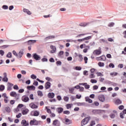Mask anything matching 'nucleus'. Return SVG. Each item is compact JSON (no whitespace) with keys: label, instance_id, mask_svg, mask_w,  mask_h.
I'll return each instance as SVG.
<instances>
[{"label":"nucleus","instance_id":"obj_64","mask_svg":"<svg viewBox=\"0 0 126 126\" xmlns=\"http://www.w3.org/2000/svg\"><path fill=\"white\" fill-rule=\"evenodd\" d=\"M124 116H125V114L124 113H120V118H121V119H124Z\"/></svg>","mask_w":126,"mask_h":126},{"label":"nucleus","instance_id":"obj_32","mask_svg":"<svg viewBox=\"0 0 126 126\" xmlns=\"http://www.w3.org/2000/svg\"><path fill=\"white\" fill-rule=\"evenodd\" d=\"M92 38V36H89L86 37L84 38V41H87L88 40H90Z\"/></svg>","mask_w":126,"mask_h":126},{"label":"nucleus","instance_id":"obj_52","mask_svg":"<svg viewBox=\"0 0 126 126\" xmlns=\"http://www.w3.org/2000/svg\"><path fill=\"white\" fill-rule=\"evenodd\" d=\"M97 74V76H103L104 75H103V74H102L101 72H97L96 73Z\"/></svg>","mask_w":126,"mask_h":126},{"label":"nucleus","instance_id":"obj_8","mask_svg":"<svg viewBox=\"0 0 126 126\" xmlns=\"http://www.w3.org/2000/svg\"><path fill=\"white\" fill-rule=\"evenodd\" d=\"M52 125L54 126H60L61 123L58 120L56 119L53 121Z\"/></svg>","mask_w":126,"mask_h":126},{"label":"nucleus","instance_id":"obj_15","mask_svg":"<svg viewBox=\"0 0 126 126\" xmlns=\"http://www.w3.org/2000/svg\"><path fill=\"white\" fill-rule=\"evenodd\" d=\"M47 96L50 99H53L55 97V94L54 93H49Z\"/></svg>","mask_w":126,"mask_h":126},{"label":"nucleus","instance_id":"obj_18","mask_svg":"<svg viewBox=\"0 0 126 126\" xmlns=\"http://www.w3.org/2000/svg\"><path fill=\"white\" fill-rule=\"evenodd\" d=\"M50 48L51 49V54H54L56 52V47L55 46L51 45Z\"/></svg>","mask_w":126,"mask_h":126},{"label":"nucleus","instance_id":"obj_40","mask_svg":"<svg viewBox=\"0 0 126 126\" xmlns=\"http://www.w3.org/2000/svg\"><path fill=\"white\" fill-rule=\"evenodd\" d=\"M4 90V86L1 85L0 86V91H3Z\"/></svg>","mask_w":126,"mask_h":126},{"label":"nucleus","instance_id":"obj_33","mask_svg":"<svg viewBox=\"0 0 126 126\" xmlns=\"http://www.w3.org/2000/svg\"><path fill=\"white\" fill-rule=\"evenodd\" d=\"M12 54H11V52H8V54L6 55V57L8 58H12Z\"/></svg>","mask_w":126,"mask_h":126},{"label":"nucleus","instance_id":"obj_28","mask_svg":"<svg viewBox=\"0 0 126 126\" xmlns=\"http://www.w3.org/2000/svg\"><path fill=\"white\" fill-rule=\"evenodd\" d=\"M85 100L86 102H88V103H91L93 102L92 99H90L89 97H86Z\"/></svg>","mask_w":126,"mask_h":126},{"label":"nucleus","instance_id":"obj_44","mask_svg":"<svg viewBox=\"0 0 126 126\" xmlns=\"http://www.w3.org/2000/svg\"><path fill=\"white\" fill-rule=\"evenodd\" d=\"M9 45H2L1 46V48L2 49H6V48H8V47H9Z\"/></svg>","mask_w":126,"mask_h":126},{"label":"nucleus","instance_id":"obj_50","mask_svg":"<svg viewBox=\"0 0 126 126\" xmlns=\"http://www.w3.org/2000/svg\"><path fill=\"white\" fill-rule=\"evenodd\" d=\"M95 121H91V122L90 126H95Z\"/></svg>","mask_w":126,"mask_h":126},{"label":"nucleus","instance_id":"obj_47","mask_svg":"<svg viewBox=\"0 0 126 126\" xmlns=\"http://www.w3.org/2000/svg\"><path fill=\"white\" fill-rule=\"evenodd\" d=\"M13 88L14 89H15V90H18V89H19V88H18V86H17V85H14Z\"/></svg>","mask_w":126,"mask_h":126},{"label":"nucleus","instance_id":"obj_35","mask_svg":"<svg viewBox=\"0 0 126 126\" xmlns=\"http://www.w3.org/2000/svg\"><path fill=\"white\" fill-rule=\"evenodd\" d=\"M63 114H64V115H69V114H70V112L68 110H65L63 112Z\"/></svg>","mask_w":126,"mask_h":126},{"label":"nucleus","instance_id":"obj_10","mask_svg":"<svg viewBox=\"0 0 126 126\" xmlns=\"http://www.w3.org/2000/svg\"><path fill=\"white\" fill-rule=\"evenodd\" d=\"M106 56H101L96 58V61H106Z\"/></svg>","mask_w":126,"mask_h":126},{"label":"nucleus","instance_id":"obj_53","mask_svg":"<svg viewBox=\"0 0 126 126\" xmlns=\"http://www.w3.org/2000/svg\"><path fill=\"white\" fill-rule=\"evenodd\" d=\"M3 9H8V6L7 5H4L2 6Z\"/></svg>","mask_w":126,"mask_h":126},{"label":"nucleus","instance_id":"obj_46","mask_svg":"<svg viewBox=\"0 0 126 126\" xmlns=\"http://www.w3.org/2000/svg\"><path fill=\"white\" fill-rule=\"evenodd\" d=\"M91 83H97V80L95 79H91Z\"/></svg>","mask_w":126,"mask_h":126},{"label":"nucleus","instance_id":"obj_20","mask_svg":"<svg viewBox=\"0 0 126 126\" xmlns=\"http://www.w3.org/2000/svg\"><path fill=\"white\" fill-rule=\"evenodd\" d=\"M28 45H32L34 43H36V40H30L27 41Z\"/></svg>","mask_w":126,"mask_h":126},{"label":"nucleus","instance_id":"obj_24","mask_svg":"<svg viewBox=\"0 0 126 126\" xmlns=\"http://www.w3.org/2000/svg\"><path fill=\"white\" fill-rule=\"evenodd\" d=\"M27 89H28V90H35V89H36V87L34 86H29L27 87Z\"/></svg>","mask_w":126,"mask_h":126},{"label":"nucleus","instance_id":"obj_59","mask_svg":"<svg viewBox=\"0 0 126 126\" xmlns=\"http://www.w3.org/2000/svg\"><path fill=\"white\" fill-rule=\"evenodd\" d=\"M22 107H23V104H20L18 105L17 108L18 109H21V108H22Z\"/></svg>","mask_w":126,"mask_h":126},{"label":"nucleus","instance_id":"obj_48","mask_svg":"<svg viewBox=\"0 0 126 126\" xmlns=\"http://www.w3.org/2000/svg\"><path fill=\"white\" fill-rule=\"evenodd\" d=\"M109 67H112V68H114L115 67V65L113 64V63H110L109 65Z\"/></svg>","mask_w":126,"mask_h":126},{"label":"nucleus","instance_id":"obj_5","mask_svg":"<svg viewBox=\"0 0 126 126\" xmlns=\"http://www.w3.org/2000/svg\"><path fill=\"white\" fill-rule=\"evenodd\" d=\"M3 78H2V80L3 82H7L8 81V78H7V74L6 73H3Z\"/></svg>","mask_w":126,"mask_h":126},{"label":"nucleus","instance_id":"obj_25","mask_svg":"<svg viewBox=\"0 0 126 126\" xmlns=\"http://www.w3.org/2000/svg\"><path fill=\"white\" fill-rule=\"evenodd\" d=\"M76 57H79V62H82L83 61V57L82 55L79 54V55H77Z\"/></svg>","mask_w":126,"mask_h":126},{"label":"nucleus","instance_id":"obj_55","mask_svg":"<svg viewBox=\"0 0 126 126\" xmlns=\"http://www.w3.org/2000/svg\"><path fill=\"white\" fill-rule=\"evenodd\" d=\"M81 67L80 66H76L75 67V69L76 70H81Z\"/></svg>","mask_w":126,"mask_h":126},{"label":"nucleus","instance_id":"obj_1","mask_svg":"<svg viewBox=\"0 0 126 126\" xmlns=\"http://www.w3.org/2000/svg\"><path fill=\"white\" fill-rule=\"evenodd\" d=\"M90 120V118H86L84 119L81 122V126H85V125H87V124H88V122H89Z\"/></svg>","mask_w":126,"mask_h":126},{"label":"nucleus","instance_id":"obj_38","mask_svg":"<svg viewBox=\"0 0 126 126\" xmlns=\"http://www.w3.org/2000/svg\"><path fill=\"white\" fill-rule=\"evenodd\" d=\"M92 113H93V114H97L99 113V110H94L92 111Z\"/></svg>","mask_w":126,"mask_h":126},{"label":"nucleus","instance_id":"obj_6","mask_svg":"<svg viewBox=\"0 0 126 126\" xmlns=\"http://www.w3.org/2000/svg\"><path fill=\"white\" fill-rule=\"evenodd\" d=\"M51 84L50 82H46L44 85V88L46 89V90L50 89V88H51Z\"/></svg>","mask_w":126,"mask_h":126},{"label":"nucleus","instance_id":"obj_37","mask_svg":"<svg viewBox=\"0 0 126 126\" xmlns=\"http://www.w3.org/2000/svg\"><path fill=\"white\" fill-rule=\"evenodd\" d=\"M13 54L14 55V56H15V57H16L17 58V57H18V54H17V53L16 52V51H15V50H13L12 51Z\"/></svg>","mask_w":126,"mask_h":126},{"label":"nucleus","instance_id":"obj_54","mask_svg":"<svg viewBox=\"0 0 126 126\" xmlns=\"http://www.w3.org/2000/svg\"><path fill=\"white\" fill-rule=\"evenodd\" d=\"M22 116V114H21V113H19L18 115H16V118L17 119H19V118H21Z\"/></svg>","mask_w":126,"mask_h":126},{"label":"nucleus","instance_id":"obj_13","mask_svg":"<svg viewBox=\"0 0 126 126\" xmlns=\"http://www.w3.org/2000/svg\"><path fill=\"white\" fill-rule=\"evenodd\" d=\"M24 54V52H23V50H20L19 53L18 54V56L17 58H18V59H21V58H22V56H23Z\"/></svg>","mask_w":126,"mask_h":126},{"label":"nucleus","instance_id":"obj_9","mask_svg":"<svg viewBox=\"0 0 126 126\" xmlns=\"http://www.w3.org/2000/svg\"><path fill=\"white\" fill-rule=\"evenodd\" d=\"M21 125L22 126H29V122L26 120H23L21 122Z\"/></svg>","mask_w":126,"mask_h":126},{"label":"nucleus","instance_id":"obj_4","mask_svg":"<svg viewBox=\"0 0 126 126\" xmlns=\"http://www.w3.org/2000/svg\"><path fill=\"white\" fill-rule=\"evenodd\" d=\"M30 126H38L39 125V121L36 120H31L30 122Z\"/></svg>","mask_w":126,"mask_h":126},{"label":"nucleus","instance_id":"obj_60","mask_svg":"<svg viewBox=\"0 0 126 126\" xmlns=\"http://www.w3.org/2000/svg\"><path fill=\"white\" fill-rule=\"evenodd\" d=\"M124 108H125L124 105H120L119 106V110H124Z\"/></svg>","mask_w":126,"mask_h":126},{"label":"nucleus","instance_id":"obj_21","mask_svg":"<svg viewBox=\"0 0 126 126\" xmlns=\"http://www.w3.org/2000/svg\"><path fill=\"white\" fill-rule=\"evenodd\" d=\"M23 11L24 12H26V13H27V14H29V15H31V14H32V12H31V11L27 9L24 8L23 9Z\"/></svg>","mask_w":126,"mask_h":126},{"label":"nucleus","instance_id":"obj_31","mask_svg":"<svg viewBox=\"0 0 126 126\" xmlns=\"http://www.w3.org/2000/svg\"><path fill=\"white\" fill-rule=\"evenodd\" d=\"M5 111L7 112V113H10V108L8 106L5 107Z\"/></svg>","mask_w":126,"mask_h":126},{"label":"nucleus","instance_id":"obj_36","mask_svg":"<svg viewBox=\"0 0 126 126\" xmlns=\"http://www.w3.org/2000/svg\"><path fill=\"white\" fill-rule=\"evenodd\" d=\"M45 109L47 110V112L48 113V114H52V111H51V109L48 108V107L46 106Z\"/></svg>","mask_w":126,"mask_h":126},{"label":"nucleus","instance_id":"obj_14","mask_svg":"<svg viewBox=\"0 0 126 126\" xmlns=\"http://www.w3.org/2000/svg\"><path fill=\"white\" fill-rule=\"evenodd\" d=\"M98 99L100 102H104L105 101V96L103 94L98 96Z\"/></svg>","mask_w":126,"mask_h":126},{"label":"nucleus","instance_id":"obj_56","mask_svg":"<svg viewBox=\"0 0 126 126\" xmlns=\"http://www.w3.org/2000/svg\"><path fill=\"white\" fill-rule=\"evenodd\" d=\"M98 87L97 85H94V86H93V90H97V89H98Z\"/></svg>","mask_w":126,"mask_h":126},{"label":"nucleus","instance_id":"obj_63","mask_svg":"<svg viewBox=\"0 0 126 126\" xmlns=\"http://www.w3.org/2000/svg\"><path fill=\"white\" fill-rule=\"evenodd\" d=\"M41 61L44 62H48V59L47 58H42L41 59Z\"/></svg>","mask_w":126,"mask_h":126},{"label":"nucleus","instance_id":"obj_7","mask_svg":"<svg viewBox=\"0 0 126 126\" xmlns=\"http://www.w3.org/2000/svg\"><path fill=\"white\" fill-rule=\"evenodd\" d=\"M32 57L35 61H40L41 60V57L36 53L33 54Z\"/></svg>","mask_w":126,"mask_h":126},{"label":"nucleus","instance_id":"obj_42","mask_svg":"<svg viewBox=\"0 0 126 126\" xmlns=\"http://www.w3.org/2000/svg\"><path fill=\"white\" fill-rule=\"evenodd\" d=\"M31 78H32V79H36V78H37V76H36V75L34 74H32L31 76Z\"/></svg>","mask_w":126,"mask_h":126},{"label":"nucleus","instance_id":"obj_49","mask_svg":"<svg viewBox=\"0 0 126 126\" xmlns=\"http://www.w3.org/2000/svg\"><path fill=\"white\" fill-rule=\"evenodd\" d=\"M84 86L86 89H89V88H90V86L89 85H87V84L85 85Z\"/></svg>","mask_w":126,"mask_h":126},{"label":"nucleus","instance_id":"obj_34","mask_svg":"<svg viewBox=\"0 0 126 126\" xmlns=\"http://www.w3.org/2000/svg\"><path fill=\"white\" fill-rule=\"evenodd\" d=\"M98 65L100 67H102L104 66V65H105V63H104L99 62V63H98Z\"/></svg>","mask_w":126,"mask_h":126},{"label":"nucleus","instance_id":"obj_41","mask_svg":"<svg viewBox=\"0 0 126 126\" xmlns=\"http://www.w3.org/2000/svg\"><path fill=\"white\" fill-rule=\"evenodd\" d=\"M115 25V23H110L108 25V27H113Z\"/></svg>","mask_w":126,"mask_h":126},{"label":"nucleus","instance_id":"obj_22","mask_svg":"<svg viewBox=\"0 0 126 126\" xmlns=\"http://www.w3.org/2000/svg\"><path fill=\"white\" fill-rule=\"evenodd\" d=\"M73 106V104L72 103L70 104H67L65 105V107L67 110H69V109H71V107Z\"/></svg>","mask_w":126,"mask_h":126},{"label":"nucleus","instance_id":"obj_62","mask_svg":"<svg viewBox=\"0 0 126 126\" xmlns=\"http://www.w3.org/2000/svg\"><path fill=\"white\" fill-rule=\"evenodd\" d=\"M63 51H61L59 52V56H60V57L63 56Z\"/></svg>","mask_w":126,"mask_h":126},{"label":"nucleus","instance_id":"obj_19","mask_svg":"<svg viewBox=\"0 0 126 126\" xmlns=\"http://www.w3.org/2000/svg\"><path fill=\"white\" fill-rule=\"evenodd\" d=\"M57 111L58 112V114H62V113L63 112V108L62 107H58L57 108Z\"/></svg>","mask_w":126,"mask_h":126},{"label":"nucleus","instance_id":"obj_26","mask_svg":"<svg viewBox=\"0 0 126 126\" xmlns=\"http://www.w3.org/2000/svg\"><path fill=\"white\" fill-rule=\"evenodd\" d=\"M65 122L66 123V125H70L72 124V121L68 119H66Z\"/></svg>","mask_w":126,"mask_h":126},{"label":"nucleus","instance_id":"obj_17","mask_svg":"<svg viewBox=\"0 0 126 126\" xmlns=\"http://www.w3.org/2000/svg\"><path fill=\"white\" fill-rule=\"evenodd\" d=\"M11 97H18V94L15 92H11L10 94Z\"/></svg>","mask_w":126,"mask_h":126},{"label":"nucleus","instance_id":"obj_43","mask_svg":"<svg viewBox=\"0 0 126 126\" xmlns=\"http://www.w3.org/2000/svg\"><path fill=\"white\" fill-rule=\"evenodd\" d=\"M69 98L67 96H64V100L65 102H68V100H69Z\"/></svg>","mask_w":126,"mask_h":126},{"label":"nucleus","instance_id":"obj_51","mask_svg":"<svg viewBox=\"0 0 126 126\" xmlns=\"http://www.w3.org/2000/svg\"><path fill=\"white\" fill-rule=\"evenodd\" d=\"M85 63H87V62L88 61V58L87 57H85L84 58Z\"/></svg>","mask_w":126,"mask_h":126},{"label":"nucleus","instance_id":"obj_30","mask_svg":"<svg viewBox=\"0 0 126 126\" xmlns=\"http://www.w3.org/2000/svg\"><path fill=\"white\" fill-rule=\"evenodd\" d=\"M37 94L39 96H40V97H43V96L44 95L43 94V93H42V91H38Z\"/></svg>","mask_w":126,"mask_h":126},{"label":"nucleus","instance_id":"obj_57","mask_svg":"<svg viewBox=\"0 0 126 126\" xmlns=\"http://www.w3.org/2000/svg\"><path fill=\"white\" fill-rule=\"evenodd\" d=\"M56 64H57V65H62V62L59 61H57L56 62Z\"/></svg>","mask_w":126,"mask_h":126},{"label":"nucleus","instance_id":"obj_27","mask_svg":"<svg viewBox=\"0 0 126 126\" xmlns=\"http://www.w3.org/2000/svg\"><path fill=\"white\" fill-rule=\"evenodd\" d=\"M54 38H55V36H54V35H50V36L46 37L45 38V40H46V41H48V40H50V39H54Z\"/></svg>","mask_w":126,"mask_h":126},{"label":"nucleus","instance_id":"obj_3","mask_svg":"<svg viewBox=\"0 0 126 126\" xmlns=\"http://www.w3.org/2000/svg\"><path fill=\"white\" fill-rule=\"evenodd\" d=\"M113 102L115 105H121L122 104V100L120 98H114L113 99Z\"/></svg>","mask_w":126,"mask_h":126},{"label":"nucleus","instance_id":"obj_61","mask_svg":"<svg viewBox=\"0 0 126 126\" xmlns=\"http://www.w3.org/2000/svg\"><path fill=\"white\" fill-rule=\"evenodd\" d=\"M49 62H50V63H55V60H54V58H51L49 60Z\"/></svg>","mask_w":126,"mask_h":126},{"label":"nucleus","instance_id":"obj_45","mask_svg":"<svg viewBox=\"0 0 126 126\" xmlns=\"http://www.w3.org/2000/svg\"><path fill=\"white\" fill-rule=\"evenodd\" d=\"M7 99H8V97H4V103H8V100Z\"/></svg>","mask_w":126,"mask_h":126},{"label":"nucleus","instance_id":"obj_23","mask_svg":"<svg viewBox=\"0 0 126 126\" xmlns=\"http://www.w3.org/2000/svg\"><path fill=\"white\" fill-rule=\"evenodd\" d=\"M29 112V110L28 109H26L23 110L22 111V115H27L28 114V112Z\"/></svg>","mask_w":126,"mask_h":126},{"label":"nucleus","instance_id":"obj_11","mask_svg":"<svg viewBox=\"0 0 126 126\" xmlns=\"http://www.w3.org/2000/svg\"><path fill=\"white\" fill-rule=\"evenodd\" d=\"M30 107H31L32 109H38V105H36L33 102L30 104Z\"/></svg>","mask_w":126,"mask_h":126},{"label":"nucleus","instance_id":"obj_39","mask_svg":"<svg viewBox=\"0 0 126 126\" xmlns=\"http://www.w3.org/2000/svg\"><path fill=\"white\" fill-rule=\"evenodd\" d=\"M89 78H95V75H94V73H91L89 75Z\"/></svg>","mask_w":126,"mask_h":126},{"label":"nucleus","instance_id":"obj_29","mask_svg":"<svg viewBox=\"0 0 126 126\" xmlns=\"http://www.w3.org/2000/svg\"><path fill=\"white\" fill-rule=\"evenodd\" d=\"M73 91H74V88H71L69 89V93L70 94H74Z\"/></svg>","mask_w":126,"mask_h":126},{"label":"nucleus","instance_id":"obj_16","mask_svg":"<svg viewBox=\"0 0 126 126\" xmlns=\"http://www.w3.org/2000/svg\"><path fill=\"white\" fill-rule=\"evenodd\" d=\"M40 115V112L35 110L33 112H32V116H34V117H38Z\"/></svg>","mask_w":126,"mask_h":126},{"label":"nucleus","instance_id":"obj_58","mask_svg":"<svg viewBox=\"0 0 126 126\" xmlns=\"http://www.w3.org/2000/svg\"><path fill=\"white\" fill-rule=\"evenodd\" d=\"M83 74L84 75H86V76L88 75V71H86V70L84 71Z\"/></svg>","mask_w":126,"mask_h":126},{"label":"nucleus","instance_id":"obj_2","mask_svg":"<svg viewBox=\"0 0 126 126\" xmlns=\"http://www.w3.org/2000/svg\"><path fill=\"white\" fill-rule=\"evenodd\" d=\"M101 53L102 51L101 49V47H99L98 49L94 50L93 52L94 55H95L96 56H99V55H101Z\"/></svg>","mask_w":126,"mask_h":126},{"label":"nucleus","instance_id":"obj_12","mask_svg":"<svg viewBox=\"0 0 126 126\" xmlns=\"http://www.w3.org/2000/svg\"><path fill=\"white\" fill-rule=\"evenodd\" d=\"M22 100L23 102H28L29 101V97L26 95H24L22 97Z\"/></svg>","mask_w":126,"mask_h":126}]
</instances>
